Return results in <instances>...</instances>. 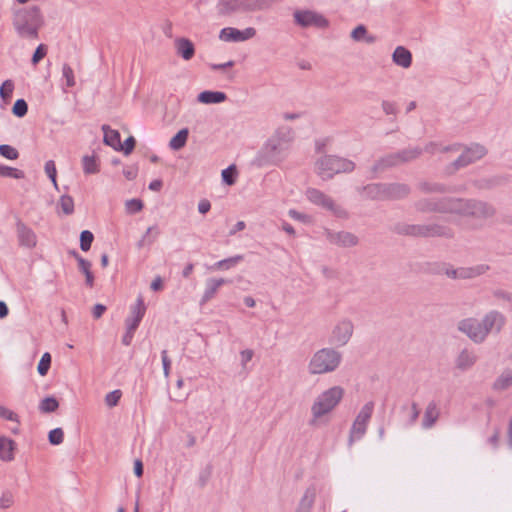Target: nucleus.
<instances>
[{"instance_id":"f257e3e1","label":"nucleus","mask_w":512,"mask_h":512,"mask_svg":"<svg viewBox=\"0 0 512 512\" xmlns=\"http://www.w3.org/2000/svg\"><path fill=\"white\" fill-rule=\"evenodd\" d=\"M13 28L21 39L36 40L44 25V17L38 6L19 8L13 11Z\"/></svg>"},{"instance_id":"f03ea898","label":"nucleus","mask_w":512,"mask_h":512,"mask_svg":"<svg viewBox=\"0 0 512 512\" xmlns=\"http://www.w3.org/2000/svg\"><path fill=\"white\" fill-rule=\"evenodd\" d=\"M291 140L283 133L272 135L259 149L253 164L259 168L279 165L288 156Z\"/></svg>"},{"instance_id":"7ed1b4c3","label":"nucleus","mask_w":512,"mask_h":512,"mask_svg":"<svg viewBox=\"0 0 512 512\" xmlns=\"http://www.w3.org/2000/svg\"><path fill=\"white\" fill-rule=\"evenodd\" d=\"M344 389L333 386L320 393L311 405V419L309 424L316 425L324 416L330 414L341 402Z\"/></svg>"},{"instance_id":"20e7f679","label":"nucleus","mask_w":512,"mask_h":512,"mask_svg":"<svg viewBox=\"0 0 512 512\" xmlns=\"http://www.w3.org/2000/svg\"><path fill=\"white\" fill-rule=\"evenodd\" d=\"M355 163L337 155H323L315 161V172L322 180H330L340 173H350Z\"/></svg>"},{"instance_id":"39448f33","label":"nucleus","mask_w":512,"mask_h":512,"mask_svg":"<svg viewBox=\"0 0 512 512\" xmlns=\"http://www.w3.org/2000/svg\"><path fill=\"white\" fill-rule=\"evenodd\" d=\"M342 354L334 348H322L309 360L308 371L311 375L334 372L341 364Z\"/></svg>"},{"instance_id":"423d86ee","label":"nucleus","mask_w":512,"mask_h":512,"mask_svg":"<svg viewBox=\"0 0 512 512\" xmlns=\"http://www.w3.org/2000/svg\"><path fill=\"white\" fill-rule=\"evenodd\" d=\"M272 0H218V14L227 16L235 13L265 10L271 7Z\"/></svg>"},{"instance_id":"0eeeda50","label":"nucleus","mask_w":512,"mask_h":512,"mask_svg":"<svg viewBox=\"0 0 512 512\" xmlns=\"http://www.w3.org/2000/svg\"><path fill=\"white\" fill-rule=\"evenodd\" d=\"M454 214L488 219L495 215V208L483 201L455 198Z\"/></svg>"},{"instance_id":"6e6552de","label":"nucleus","mask_w":512,"mask_h":512,"mask_svg":"<svg viewBox=\"0 0 512 512\" xmlns=\"http://www.w3.org/2000/svg\"><path fill=\"white\" fill-rule=\"evenodd\" d=\"M374 410V402H367L356 416L348 439V445L352 446L356 440H360L366 433L368 423L372 417Z\"/></svg>"},{"instance_id":"1a4fd4ad","label":"nucleus","mask_w":512,"mask_h":512,"mask_svg":"<svg viewBox=\"0 0 512 512\" xmlns=\"http://www.w3.org/2000/svg\"><path fill=\"white\" fill-rule=\"evenodd\" d=\"M306 197L310 202L332 212L336 217H348V212L342 206L336 204L331 197L318 189L308 188Z\"/></svg>"},{"instance_id":"9d476101","label":"nucleus","mask_w":512,"mask_h":512,"mask_svg":"<svg viewBox=\"0 0 512 512\" xmlns=\"http://www.w3.org/2000/svg\"><path fill=\"white\" fill-rule=\"evenodd\" d=\"M415 208L417 211L422 213L454 214L455 198H424L415 203Z\"/></svg>"},{"instance_id":"9b49d317","label":"nucleus","mask_w":512,"mask_h":512,"mask_svg":"<svg viewBox=\"0 0 512 512\" xmlns=\"http://www.w3.org/2000/svg\"><path fill=\"white\" fill-rule=\"evenodd\" d=\"M354 332V324L350 319L339 320L332 328L329 343L335 347L345 346Z\"/></svg>"},{"instance_id":"f8f14e48","label":"nucleus","mask_w":512,"mask_h":512,"mask_svg":"<svg viewBox=\"0 0 512 512\" xmlns=\"http://www.w3.org/2000/svg\"><path fill=\"white\" fill-rule=\"evenodd\" d=\"M294 22L302 28H327L329 21L321 14L312 10H296L293 14Z\"/></svg>"},{"instance_id":"ddd939ff","label":"nucleus","mask_w":512,"mask_h":512,"mask_svg":"<svg viewBox=\"0 0 512 512\" xmlns=\"http://www.w3.org/2000/svg\"><path fill=\"white\" fill-rule=\"evenodd\" d=\"M487 154V149L478 143L472 144L467 147L462 154L452 163L454 170L466 167L480 159Z\"/></svg>"},{"instance_id":"4468645a","label":"nucleus","mask_w":512,"mask_h":512,"mask_svg":"<svg viewBox=\"0 0 512 512\" xmlns=\"http://www.w3.org/2000/svg\"><path fill=\"white\" fill-rule=\"evenodd\" d=\"M458 330L476 344H481L485 341L481 322L476 318L461 320L458 323Z\"/></svg>"},{"instance_id":"2eb2a0df","label":"nucleus","mask_w":512,"mask_h":512,"mask_svg":"<svg viewBox=\"0 0 512 512\" xmlns=\"http://www.w3.org/2000/svg\"><path fill=\"white\" fill-rule=\"evenodd\" d=\"M484 335V340L490 333H499L505 325V316L496 310H492L485 314L482 320H480Z\"/></svg>"},{"instance_id":"dca6fc26","label":"nucleus","mask_w":512,"mask_h":512,"mask_svg":"<svg viewBox=\"0 0 512 512\" xmlns=\"http://www.w3.org/2000/svg\"><path fill=\"white\" fill-rule=\"evenodd\" d=\"M324 235L329 243L342 248L354 247L359 243L358 237L348 231L324 230Z\"/></svg>"},{"instance_id":"f3484780","label":"nucleus","mask_w":512,"mask_h":512,"mask_svg":"<svg viewBox=\"0 0 512 512\" xmlns=\"http://www.w3.org/2000/svg\"><path fill=\"white\" fill-rule=\"evenodd\" d=\"M255 35L256 30L253 27H248L244 30L226 27L220 31L219 38L225 42H243L253 38Z\"/></svg>"},{"instance_id":"a211bd4d","label":"nucleus","mask_w":512,"mask_h":512,"mask_svg":"<svg viewBox=\"0 0 512 512\" xmlns=\"http://www.w3.org/2000/svg\"><path fill=\"white\" fill-rule=\"evenodd\" d=\"M478 361V355L473 349L464 348L456 356L454 364L456 369L466 372L473 368Z\"/></svg>"},{"instance_id":"6ab92c4d","label":"nucleus","mask_w":512,"mask_h":512,"mask_svg":"<svg viewBox=\"0 0 512 512\" xmlns=\"http://www.w3.org/2000/svg\"><path fill=\"white\" fill-rule=\"evenodd\" d=\"M145 313L146 305L143 297L140 295L130 309V316L125 321L126 326H131V329H137Z\"/></svg>"},{"instance_id":"aec40b11","label":"nucleus","mask_w":512,"mask_h":512,"mask_svg":"<svg viewBox=\"0 0 512 512\" xmlns=\"http://www.w3.org/2000/svg\"><path fill=\"white\" fill-rule=\"evenodd\" d=\"M16 231L18 236V241L21 246L27 248H33L37 244V237L34 231L29 228L22 221H18L16 224Z\"/></svg>"},{"instance_id":"412c9836","label":"nucleus","mask_w":512,"mask_h":512,"mask_svg":"<svg viewBox=\"0 0 512 512\" xmlns=\"http://www.w3.org/2000/svg\"><path fill=\"white\" fill-rule=\"evenodd\" d=\"M410 187L404 183H385V200H398L407 197Z\"/></svg>"},{"instance_id":"4be33fe9","label":"nucleus","mask_w":512,"mask_h":512,"mask_svg":"<svg viewBox=\"0 0 512 512\" xmlns=\"http://www.w3.org/2000/svg\"><path fill=\"white\" fill-rule=\"evenodd\" d=\"M229 282H230L229 280H226L224 278H209V279H207L206 283H205V290L202 295L200 304L203 305V304L209 302L212 298H214V296L218 292L219 288Z\"/></svg>"},{"instance_id":"5701e85b","label":"nucleus","mask_w":512,"mask_h":512,"mask_svg":"<svg viewBox=\"0 0 512 512\" xmlns=\"http://www.w3.org/2000/svg\"><path fill=\"white\" fill-rule=\"evenodd\" d=\"M398 156L396 153H390L375 162L371 168L372 178H375L377 174L384 172L387 169L399 166Z\"/></svg>"},{"instance_id":"b1692460","label":"nucleus","mask_w":512,"mask_h":512,"mask_svg":"<svg viewBox=\"0 0 512 512\" xmlns=\"http://www.w3.org/2000/svg\"><path fill=\"white\" fill-rule=\"evenodd\" d=\"M439 416L440 409L438 407V404L434 400L430 401L425 408L422 420V427L424 429H431L436 424Z\"/></svg>"},{"instance_id":"393cba45","label":"nucleus","mask_w":512,"mask_h":512,"mask_svg":"<svg viewBox=\"0 0 512 512\" xmlns=\"http://www.w3.org/2000/svg\"><path fill=\"white\" fill-rule=\"evenodd\" d=\"M393 62L402 68H409L412 64V54L404 46H397L392 54Z\"/></svg>"},{"instance_id":"a878e982","label":"nucleus","mask_w":512,"mask_h":512,"mask_svg":"<svg viewBox=\"0 0 512 512\" xmlns=\"http://www.w3.org/2000/svg\"><path fill=\"white\" fill-rule=\"evenodd\" d=\"M175 48L178 55L188 61L195 54V47L191 40L187 38H178L175 40Z\"/></svg>"},{"instance_id":"bb28decb","label":"nucleus","mask_w":512,"mask_h":512,"mask_svg":"<svg viewBox=\"0 0 512 512\" xmlns=\"http://www.w3.org/2000/svg\"><path fill=\"white\" fill-rule=\"evenodd\" d=\"M424 230V237L452 238L454 236V231L450 227L445 225L427 224L425 225Z\"/></svg>"},{"instance_id":"cd10ccee","label":"nucleus","mask_w":512,"mask_h":512,"mask_svg":"<svg viewBox=\"0 0 512 512\" xmlns=\"http://www.w3.org/2000/svg\"><path fill=\"white\" fill-rule=\"evenodd\" d=\"M364 197L373 200H385V183H373L361 189Z\"/></svg>"},{"instance_id":"c85d7f7f","label":"nucleus","mask_w":512,"mask_h":512,"mask_svg":"<svg viewBox=\"0 0 512 512\" xmlns=\"http://www.w3.org/2000/svg\"><path fill=\"white\" fill-rule=\"evenodd\" d=\"M490 267L486 264H478L471 267H459V279L467 280L485 274Z\"/></svg>"},{"instance_id":"c756f323","label":"nucleus","mask_w":512,"mask_h":512,"mask_svg":"<svg viewBox=\"0 0 512 512\" xmlns=\"http://www.w3.org/2000/svg\"><path fill=\"white\" fill-rule=\"evenodd\" d=\"M16 448V443L6 437H0V460L5 462H10L14 459V451Z\"/></svg>"},{"instance_id":"7c9ffc66","label":"nucleus","mask_w":512,"mask_h":512,"mask_svg":"<svg viewBox=\"0 0 512 512\" xmlns=\"http://www.w3.org/2000/svg\"><path fill=\"white\" fill-rule=\"evenodd\" d=\"M316 493V488L309 486L299 502L297 512H310L316 499Z\"/></svg>"},{"instance_id":"2f4dec72","label":"nucleus","mask_w":512,"mask_h":512,"mask_svg":"<svg viewBox=\"0 0 512 512\" xmlns=\"http://www.w3.org/2000/svg\"><path fill=\"white\" fill-rule=\"evenodd\" d=\"M102 130L104 132V143L116 150L122 148L120 133L117 130L111 129L108 125H103Z\"/></svg>"},{"instance_id":"473e14b6","label":"nucleus","mask_w":512,"mask_h":512,"mask_svg":"<svg viewBox=\"0 0 512 512\" xmlns=\"http://www.w3.org/2000/svg\"><path fill=\"white\" fill-rule=\"evenodd\" d=\"M227 96L220 91H203L198 95V101L204 104H218L226 100Z\"/></svg>"},{"instance_id":"72a5a7b5","label":"nucleus","mask_w":512,"mask_h":512,"mask_svg":"<svg viewBox=\"0 0 512 512\" xmlns=\"http://www.w3.org/2000/svg\"><path fill=\"white\" fill-rule=\"evenodd\" d=\"M75 257L77 259V262H78V267H79V270L85 275V283L87 286L89 287H93L94 285V276H93V273L91 271V262L84 259L83 257H81L80 255H78L77 253H75Z\"/></svg>"},{"instance_id":"f704fd0d","label":"nucleus","mask_w":512,"mask_h":512,"mask_svg":"<svg viewBox=\"0 0 512 512\" xmlns=\"http://www.w3.org/2000/svg\"><path fill=\"white\" fill-rule=\"evenodd\" d=\"M423 150L419 147L407 148L402 151L395 152L398 156L399 165L410 162L418 158L422 154Z\"/></svg>"},{"instance_id":"c9c22d12","label":"nucleus","mask_w":512,"mask_h":512,"mask_svg":"<svg viewBox=\"0 0 512 512\" xmlns=\"http://www.w3.org/2000/svg\"><path fill=\"white\" fill-rule=\"evenodd\" d=\"M418 189L423 193H447L451 191L441 183L427 181L420 182L418 184Z\"/></svg>"},{"instance_id":"e433bc0d","label":"nucleus","mask_w":512,"mask_h":512,"mask_svg":"<svg viewBox=\"0 0 512 512\" xmlns=\"http://www.w3.org/2000/svg\"><path fill=\"white\" fill-rule=\"evenodd\" d=\"M188 129L183 128L178 133L173 136L169 142V146L173 150H180L182 147L185 146L187 139H188Z\"/></svg>"},{"instance_id":"4c0bfd02","label":"nucleus","mask_w":512,"mask_h":512,"mask_svg":"<svg viewBox=\"0 0 512 512\" xmlns=\"http://www.w3.org/2000/svg\"><path fill=\"white\" fill-rule=\"evenodd\" d=\"M59 407L58 400L53 396H48L42 399L39 403V411L41 413L55 412Z\"/></svg>"},{"instance_id":"58836bf2","label":"nucleus","mask_w":512,"mask_h":512,"mask_svg":"<svg viewBox=\"0 0 512 512\" xmlns=\"http://www.w3.org/2000/svg\"><path fill=\"white\" fill-rule=\"evenodd\" d=\"M243 260L242 255H236L227 259L220 260L211 266L213 270H228Z\"/></svg>"},{"instance_id":"ea45409f","label":"nucleus","mask_w":512,"mask_h":512,"mask_svg":"<svg viewBox=\"0 0 512 512\" xmlns=\"http://www.w3.org/2000/svg\"><path fill=\"white\" fill-rule=\"evenodd\" d=\"M82 165L85 174H96L99 172V165L95 156L85 155L82 158Z\"/></svg>"},{"instance_id":"a19ab883","label":"nucleus","mask_w":512,"mask_h":512,"mask_svg":"<svg viewBox=\"0 0 512 512\" xmlns=\"http://www.w3.org/2000/svg\"><path fill=\"white\" fill-rule=\"evenodd\" d=\"M512 386V371L503 372L494 382V389L505 390Z\"/></svg>"},{"instance_id":"79ce46f5","label":"nucleus","mask_w":512,"mask_h":512,"mask_svg":"<svg viewBox=\"0 0 512 512\" xmlns=\"http://www.w3.org/2000/svg\"><path fill=\"white\" fill-rule=\"evenodd\" d=\"M159 235V230L156 226L148 227L146 230V233L142 237V239L138 242L137 246L138 248L143 247L145 244H152L154 240Z\"/></svg>"},{"instance_id":"37998d69","label":"nucleus","mask_w":512,"mask_h":512,"mask_svg":"<svg viewBox=\"0 0 512 512\" xmlns=\"http://www.w3.org/2000/svg\"><path fill=\"white\" fill-rule=\"evenodd\" d=\"M459 148H460V145H457V144L452 145V146H441L438 143L430 142L425 146L424 151L431 153V154H435L436 152H448V151H452V150L456 151Z\"/></svg>"},{"instance_id":"c03bdc74","label":"nucleus","mask_w":512,"mask_h":512,"mask_svg":"<svg viewBox=\"0 0 512 512\" xmlns=\"http://www.w3.org/2000/svg\"><path fill=\"white\" fill-rule=\"evenodd\" d=\"M0 176L10 177L14 179H22L24 178V172L13 167L0 165Z\"/></svg>"},{"instance_id":"a18cd8bd","label":"nucleus","mask_w":512,"mask_h":512,"mask_svg":"<svg viewBox=\"0 0 512 512\" xmlns=\"http://www.w3.org/2000/svg\"><path fill=\"white\" fill-rule=\"evenodd\" d=\"M59 206L65 215H70L74 212V201L69 195H62L60 197Z\"/></svg>"},{"instance_id":"49530a36","label":"nucleus","mask_w":512,"mask_h":512,"mask_svg":"<svg viewBox=\"0 0 512 512\" xmlns=\"http://www.w3.org/2000/svg\"><path fill=\"white\" fill-rule=\"evenodd\" d=\"M367 34V29L364 25H358L356 28H354L351 32V38L354 41H362L365 40L367 43L373 42V37L365 38Z\"/></svg>"},{"instance_id":"de8ad7c7","label":"nucleus","mask_w":512,"mask_h":512,"mask_svg":"<svg viewBox=\"0 0 512 512\" xmlns=\"http://www.w3.org/2000/svg\"><path fill=\"white\" fill-rule=\"evenodd\" d=\"M51 365V355L48 352H45L37 366V371L41 376H45L48 373V370Z\"/></svg>"},{"instance_id":"09e8293b","label":"nucleus","mask_w":512,"mask_h":512,"mask_svg":"<svg viewBox=\"0 0 512 512\" xmlns=\"http://www.w3.org/2000/svg\"><path fill=\"white\" fill-rule=\"evenodd\" d=\"M94 240V236H93V233L88 231V230H84L81 232L80 234V248L81 250L83 251H88L90 248H91V244Z\"/></svg>"},{"instance_id":"8fccbe9b","label":"nucleus","mask_w":512,"mask_h":512,"mask_svg":"<svg viewBox=\"0 0 512 512\" xmlns=\"http://www.w3.org/2000/svg\"><path fill=\"white\" fill-rule=\"evenodd\" d=\"M44 169H45L47 176L50 178L53 186L56 189H58V184H57V179H56L57 170H56L55 162L53 160H48L45 163Z\"/></svg>"},{"instance_id":"3c124183","label":"nucleus","mask_w":512,"mask_h":512,"mask_svg":"<svg viewBox=\"0 0 512 512\" xmlns=\"http://www.w3.org/2000/svg\"><path fill=\"white\" fill-rule=\"evenodd\" d=\"M222 180L227 185H233L236 181V175L237 171L234 165L229 166L228 168L224 169L221 173Z\"/></svg>"},{"instance_id":"603ef678","label":"nucleus","mask_w":512,"mask_h":512,"mask_svg":"<svg viewBox=\"0 0 512 512\" xmlns=\"http://www.w3.org/2000/svg\"><path fill=\"white\" fill-rule=\"evenodd\" d=\"M62 77L66 81V86L68 88L73 87L75 85V77L73 69L68 64H63L62 66Z\"/></svg>"},{"instance_id":"864d4df0","label":"nucleus","mask_w":512,"mask_h":512,"mask_svg":"<svg viewBox=\"0 0 512 512\" xmlns=\"http://www.w3.org/2000/svg\"><path fill=\"white\" fill-rule=\"evenodd\" d=\"M0 155L9 160H16L19 157L17 149L8 144L0 145Z\"/></svg>"},{"instance_id":"5fc2aeb1","label":"nucleus","mask_w":512,"mask_h":512,"mask_svg":"<svg viewBox=\"0 0 512 512\" xmlns=\"http://www.w3.org/2000/svg\"><path fill=\"white\" fill-rule=\"evenodd\" d=\"M425 225H407L403 227L401 230L402 233L411 235V236H421L424 237L425 233Z\"/></svg>"},{"instance_id":"6e6d98bb","label":"nucleus","mask_w":512,"mask_h":512,"mask_svg":"<svg viewBox=\"0 0 512 512\" xmlns=\"http://www.w3.org/2000/svg\"><path fill=\"white\" fill-rule=\"evenodd\" d=\"M28 105L24 99H18L13 105L12 112L17 117H24L27 114Z\"/></svg>"},{"instance_id":"4d7b16f0","label":"nucleus","mask_w":512,"mask_h":512,"mask_svg":"<svg viewBox=\"0 0 512 512\" xmlns=\"http://www.w3.org/2000/svg\"><path fill=\"white\" fill-rule=\"evenodd\" d=\"M49 442L52 445H59L64 440V432L61 428H55L49 432L48 435Z\"/></svg>"},{"instance_id":"13d9d810","label":"nucleus","mask_w":512,"mask_h":512,"mask_svg":"<svg viewBox=\"0 0 512 512\" xmlns=\"http://www.w3.org/2000/svg\"><path fill=\"white\" fill-rule=\"evenodd\" d=\"M14 84L11 80H6L0 86V97L4 100L12 96Z\"/></svg>"},{"instance_id":"bf43d9fd","label":"nucleus","mask_w":512,"mask_h":512,"mask_svg":"<svg viewBox=\"0 0 512 512\" xmlns=\"http://www.w3.org/2000/svg\"><path fill=\"white\" fill-rule=\"evenodd\" d=\"M122 396V392L120 390H114L112 392H109L105 396V403L108 407H114L118 404L120 398Z\"/></svg>"},{"instance_id":"052dcab7","label":"nucleus","mask_w":512,"mask_h":512,"mask_svg":"<svg viewBox=\"0 0 512 512\" xmlns=\"http://www.w3.org/2000/svg\"><path fill=\"white\" fill-rule=\"evenodd\" d=\"M125 205L130 214H135L143 209V202L140 199H130Z\"/></svg>"},{"instance_id":"680f3d73","label":"nucleus","mask_w":512,"mask_h":512,"mask_svg":"<svg viewBox=\"0 0 512 512\" xmlns=\"http://www.w3.org/2000/svg\"><path fill=\"white\" fill-rule=\"evenodd\" d=\"M492 295L495 299L497 300H502V301H505L507 303H510L512 304V293L506 291V290H503V289H495L493 292H492Z\"/></svg>"},{"instance_id":"e2e57ef3","label":"nucleus","mask_w":512,"mask_h":512,"mask_svg":"<svg viewBox=\"0 0 512 512\" xmlns=\"http://www.w3.org/2000/svg\"><path fill=\"white\" fill-rule=\"evenodd\" d=\"M46 53H47L46 45L40 44L36 48V50L32 56V64H34V65L38 64L46 56Z\"/></svg>"},{"instance_id":"0e129e2a","label":"nucleus","mask_w":512,"mask_h":512,"mask_svg":"<svg viewBox=\"0 0 512 512\" xmlns=\"http://www.w3.org/2000/svg\"><path fill=\"white\" fill-rule=\"evenodd\" d=\"M0 417L8 421L19 423L18 415L2 405H0Z\"/></svg>"},{"instance_id":"69168bd1","label":"nucleus","mask_w":512,"mask_h":512,"mask_svg":"<svg viewBox=\"0 0 512 512\" xmlns=\"http://www.w3.org/2000/svg\"><path fill=\"white\" fill-rule=\"evenodd\" d=\"M14 502L13 495L10 492H4L0 497V507L2 509H7L12 506Z\"/></svg>"},{"instance_id":"338daca9","label":"nucleus","mask_w":512,"mask_h":512,"mask_svg":"<svg viewBox=\"0 0 512 512\" xmlns=\"http://www.w3.org/2000/svg\"><path fill=\"white\" fill-rule=\"evenodd\" d=\"M382 109L387 115H396L398 112L396 104L387 100L382 101Z\"/></svg>"},{"instance_id":"774afa93","label":"nucleus","mask_w":512,"mask_h":512,"mask_svg":"<svg viewBox=\"0 0 512 512\" xmlns=\"http://www.w3.org/2000/svg\"><path fill=\"white\" fill-rule=\"evenodd\" d=\"M135 143L136 141L134 137L130 136L125 140L124 145H122V148H120V150H123L124 153L128 155L133 151Z\"/></svg>"}]
</instances>
